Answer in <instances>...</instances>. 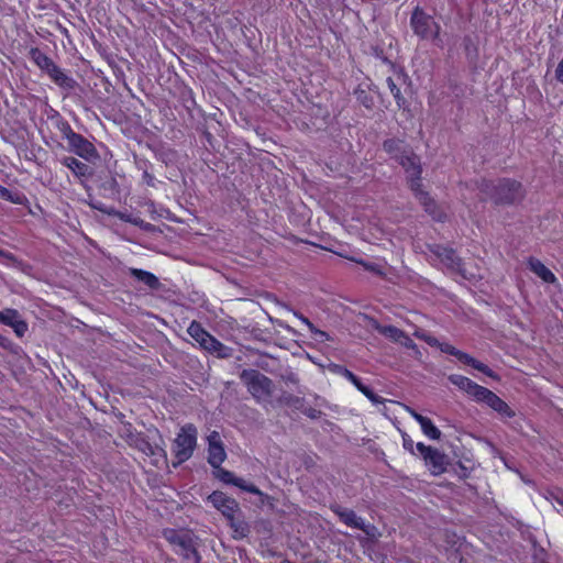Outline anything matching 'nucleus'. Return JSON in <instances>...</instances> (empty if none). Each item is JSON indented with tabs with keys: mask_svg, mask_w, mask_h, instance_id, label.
Wrapping results in <instances>:
<instances>
[{
	"mask_svg": "<svg viewBox=\"0 0 563 563\" xmlns=\"http://www.w3.org/2000/svg\"><path fill=\"white\" fill-rule=\"evenodd\" d=\"M331 510L339 517L340 521L347 527L366 531L363 518L358 517L354 510L343 508L339 505L331 506Z\"/></svg>",
	"mask_w": 563,
	"mask_h": 563,
	"instance_id": "4468645a",
	"label": "nucleus"
},
{
	"mask_svg": "<svg viewBox=\"0 0 563 563\" xmlns=\"http://www.w3.org/2000/svg\"><path fill=\"white\" fill-rule=\"evenodd\" d=\"M63 165L68 167L77 177H88L91 175L90 167L75 157H64Z\"/></svg>",
	"mask_w": 563,
	"mask_h": 563,
	"instance_id": "412c9836",
	"label": "nucleus"
},
{
	"mask_svg": "<svg viewBox=\"0 0 563 563\" xmlns=\"http://www.w3.org/2000/svg\"><path fill=\"white\" fill-rule=\"evenodd\" d=\"M208 463L213 468H219V466L224 462L227 459V453L224 450V446L222 442L219 439V433L213 431L208 437Z\"/></svg>",
	"mask_w": 563,
	"mask_h": 563,
	"instance_id": "ddd939ff",
	"label": "nucleus"
},
{
	"mask_svg": "<svg viewBox=\"0 0 563 563\" xmlns=\"http://www.w3.org/2000/svg\"><path fill=\"white\" fill-rule=\"evenodd\" d=\"M553 498H554L555 503H558L560 506L563 507V492L562 490H560L555 495H553Z\"/></svg>",
	"mask_w": 563,
	"mask_h": 563,
	"instance_id": "79ce46f5",
	"label": "nucleus"
},
{
	"mask_svg": "<svg viewBox=\"0 0 563 563\" xmlns=\"http://www.w3.org/2000/svg\"><path fill=\"white\" fill-rule=\"evenodd\" d=\"M426 464L433 474H441L445 471L444 454L437 449H432L423 457Z\"/></svg>",
	"mask_w": 563,
	"mask_h": 563,
	"instance_id": "a211bd4d",
	"label": "nucleus"
},
{
	"mask_svg": "<svg viewBox=\"0 0 563 563\" xmlns=\"http://www.w3.org/2000/svg\"><path fill=\"white\" fill-rule=\"evenodd\" d=\"M416 449L420 453L422 457H424L426 454H428L433 448L430 445H426L423 442H418L416 444Z\"/></svg>",
	"mask_w": 563,
	"mask_h": 563,
	"instance_id": "72a5a7b5",
	"label": "nucleus"
},
{
	"mask_svg": "<svg viewBox=\"0 0 563 563\" xmlns=\"http://www.w3.org/2000/svg\"><path fill=\"white\" fill-rule=\"evenodd\" d=\"M325 250L330 251L343 258L351 260L352 262H355V263L362 265L368 272H372L376 275H384V265L380 263L367 262L362 258L352 257L345 252V249H342V252H338L334 249H325Z\"/></svg>",
	"mask_w": 563,
	"mask_h": 563,
	"instance_id": "f3484780",
	"label": "nucleus"
},
{
	"mask_svg": "<svg viewBox=\"0 0 563 563\" xmlns=\"http://www.w3.org/2000/svg\"><path fill=\"white\" fill-rule=\"evenodd\" d=\"M342 375L353 385H357V383L361 380L360 377H357L353 372L350 369L343 367L342 368Z\"/></svg>",
	"mask_w": 563,
	"mask_h": 563,
	"instance_id": "c756f323",
	"label": "nucleus"
},
{
	"mask_svg": "<svg viewBox=\"0 0 563 563\" xmlns=\"http://www.w3.org/2000/svg\"><path fill=\"white\" fill-rule=\"evenodd\" d=\"M188 334L197 342L199 345L206 351L216 354L219 357L228 356V347L220 342L217 338L211 335L200 322L194 320L190 322L188 329Z\"/></svg>",
	"mask_w": 563,
	"mask_h": 563,
	"instance_id": "39448f33",
	"label": "nucleus"
},
{
	"mask_svg": "<svg viewBox=\"0 0 563 563\" xmlns=\"http://www.w3.org/2000/svg\"><path fill=\"white\" fill-rule=\"evenodd\" d=\"M422 432L424 435H427L431 440H439L441 437V431L434 426L432 420L428 418L420 426Z\"/></svg>",
	"mask_w": 563,
	"mask_h": 563,
	"instance_id": "393cba45",
	"label": "nucleus"
},
{
	"mask_svg": "<svg viewBox=\"0 0 563 563\" xmlns=\"http://www.w3.org/2000/svg\"><path fill=\"white\" fill-rule=\"evenodd\" d=\"M412 417L415 418V420L421 426L423 423V421H426L428 419V417L426 416H422L418 412H412Z\"/></svg>",
	"mask_w": 563,
	"mask_h": 563,
	"instance_id": "a19ab883",
	"label": "nucleus"
},
{
	"mask_svg": "<svg viewBox=\"0 0 563 563\" xmlns=\"http://www.w3.org/2000/svg\"><path fill=\"white\" fill-rule=\"evenodd\" d=\"M198 431L195 424L186 423L180 428L173 443L174 466L188 461L197 446Z\"/></svg>",
	"mask_w": 563,
	"mask_h": 563,
	"instance_id": "20e7f679",
	"label": "nucleus"
},
{
	"mask_svg": "<svg viewBox=\"0 0 563 563\" xmlns=\"http://www.w3.org/2000/svg\"><path fill=\"white\" fill-rule=\"evenodd\" d=\"M48 76L52 78V80L63 87V88H66V89H71L74 88L75 86V80L69 77L68 75H66L58 66H56L55 64L53 65L52 68H49V70L47 71Z\"/></svg>",
	"mask_w": 563,
	"mask_h": 563,
	"instance_id": "aec40b11",
	"label": "nucleus"
},
{
	"mask_svg": "<svg viewBox=\"0 0 563 563\" xmlns=\"http://www.w3.org/2000/svg\"><path fill=\"white\" fill-rule=\"evenodd\" d=\"M555 78L563 85V56L555 68Z\"/></svg>",
	"mask_w": 563,
	"mask_h": 563,
	"instance_id": "f704fd0d",
	"label": "nucleus"
},
{
	"mask_svg": "<svg viewBox=\"0 0 563 563\" xmlns=\"http://www.w3.org/2000/svg\"><path fill=\"white\" fill-rule=\"evenodd\" d=\"M481 393L482 394L476 401L485 402L488 407L504 417L512 418L515 416V411L508 406V404L494 391L485 387Z\"/></svg>",
	"mask_w": 563,
	"mask_h": 563,
	"instance_id": "f8f14e48",
	"label": "nucleus"
},
{
	"mask_svg": "<svg viewBox=\"0 0 563 563\" xmlns=\"http://www.w3.org/2000/svg\"><path fill=\"white\" fill-rule=\"evenodd\" d=\"M130 275L152 290H156L161 286L159 279L151 272L141 268H130Z\"/></svg>",
	"mask_w": 563,
	"mask_h": 563,
	"instance_id": "6ab92c4d",
	"label": "nucleus"
},
{
	"mask_svg": "<svg viewBox=\"0 0 563 563\" xmlns=\"http://www.w3.org/2000/svg\"><path fill=\"white\" fill-rule=\"evenodd\" d=\"M229 526L233 531L232 537L236 540L243 539L247 537L250 533V526L246 521L242 519L235 518V516L232 517V519H228Z\"/></svg>",
	"mask_w": 563,
	"mask_h": 563,
	"instance_id": "4be33fe9",
	"label": "nucleus"
},
{
	"mask_svg": "<svg viewBox=\"0 0 563 563\" xmlns=\"http://www.w3.org/2000/svg\"><path fill=\"white\" fill-rule=\"evenodd\" d=\"M410 26L413 33L421 40H430L437 46L442 47V40L440 37V24L419 7L412 11L410 18Z\"/></svg>",
	"mask_w": 563,
	"mask_h": 563,
	"instance_id": "7ed1b4c3",
	"label": "nucleus"
},
{
	"mask_svg": "<svg viewBox=\"0 0 563 563\" xmlns=\"http://www.w3.org/2000/svg\"><path fill=\"white\" fill-rule=\"evenodd\" d=\"M32 60L46 73L53 67L54 62L38 48H32L30 51Z\"/></svg>",
	"mask_w": 563,
	"mask_h": 563,
	"instance_id": "b1692460",
	"label": "nucleus"
},
{
	"mask_svg": "<svg viewBox=\"0 0 563 563\" xmlns=\"http://www.w3.org/2000/svg\"><path fill=\"white\" fill-rule=\"evenodd\" d=\"M449 380L459 387L461 390L465 391L468 396H471L473 399L477 400L479 395L482 394L484 386L478 385L477 383L473 382L471 378L453 374L449 376Z\"/></svg>",
	"mask_w": 563,
	"mask_h": 563,
	"instance_id": "2eb2a0df",
	"label": "nucleus"
},
{
	"mask_svg": "<svg viewBox=\"0 0 563 563\" xmlns=\"http://www.w3.org/2000/svg\"><path fill=\"white\" fill-rule=\"evenodd\" d=\"M66 139L70 151L79 157L88 162H93L99 158V154L95 145L82 135L74 132L70 128H68V131L66 132Z\"/></svg>",
	"mask_w": 563,
	"mask_h": 563,
	"instance_id": "6e6552de",
	"label": "nucleus"
},
{
	"mask_svg": "<svg viewBox=\"0 0 563 563\" xmlns=\"http://www.w3.org/2000/svg\"><path fill=\"white\" fill-rule=\"evenodd\" d=\"M164 537L170 544L177 547L175 552L181 556L184 563H201V556L191 533L168 529L164 532Z\"/></svg>",
	"mask_w": 563,
	"mask_h": 563,
	"instance_id": "f03ea898",
	"label": "nucleus"
},
{
	"mask_svg": "<svg viewBox=\"0 0 563 563\" xmlns=\"http://www.w3.org/2000/svg\"><path fill=\"white\" fill-rule=\"evenodd\" d=\"M440 350L445 354L455 356L461 363L477 369L478 372L485 374L488 377H493V378L496 377L495 373L486 364L479 362L478 360L474 358L470 354H467L463 351H460L459 349H456L455 346H453L450 343L440 344Z\"/></svg>",
	"mask_w": 563,
	"mask_h": 563,
	"instance_id": "1a4fd4ad",
	"label": "nucleus"
},
{
	"mask_svg": "<svg viewBox=\"0 0 563 563\" xmlns=\"http://www.w3.org/2000/svg\"><path fill=\"white\" fill-rule=\"evenodd\" d=\"M522 198L523 189L518 181L505 179L494 186L493 199L496 203H514Z\"/></svg>",
	"mask_w": 563,
	"mask_h": 563,
	"instance_id": "0eeeda50",
	"label": "nucleus"
},
{
	"mask_svg": "<svg viewBox=\"0 0 563 563\" xmlns=\"http://www.w3.org/2000/svg\"><path fill=\"white\" fill-rule=\"evenodd\" d=\"M383 333L393 339L394 341H401V339H404L405 342L402 343L408 347L415 346L413 341L405 333V331L395 325L385 327Z\"/></svg>",
	"mask_w": 563,
	"mask_h": 563,
	"instance_id": "5701e85b",
	"label": "nucleus"
},
{
	"mask_svg": "<svg viewBox=\"0 0 563 563\" xmlns=\"http://www.w3.org/2000/svg\"><path fill=\"white\" fill-rule=\"evenodd\" d=\"M19 318V312L15 309L0 310V323L10 327Z\"/></svg>",
	"mask_w": 563,
	"mask_h": 563,
	"instance_id": "bb28decb",
	"label": "nucleus"
},
{
	"mask_svg": "<svg viewBox=\"0 0 563 563\" xmlns=\"http://www.w3.org/2000/svg\"><path fill=\"white\" fill-rule=\"evenodd\" d=\"M528 266L529 269L544 283L554 284L556 282L555 275L540 260L530 257L528 261Z\"/></svg>",
	"mask_w": 563,
	"mask_h": 563,
	"instance_id": "dca6fc26",
	"label": "nucleus"
},
{
	"mask_svg": "<svg viewBox=\"0 0 563 563\" xmlns=\"http://www.w3.org/2000/svg\"><path fill=\"white\" fill-rule=\"evenodd\" d=\"M365 397L374 405H380L385 402V399L382 396L375 394L373 389H371L369 394H367Z\"/></svg>",
	"mask_w": 563,
	"mask_h": 563,
	"instance_id": "2f4dec72",
	"label": "nucleus"
},
{
	"mask_svg": "<svg viewBox=\"0 0 563 563\" xmlns=\"http://www.w3.org/2000/svg\"><path fill=\"white\" fill-rule=\"evenodd\" d=\"M0 198L16 202V200L13 199L11 192L3 186L0 185Z\"/></svg>",
	"mask_w": 563,
	"mask_h": 563,
	"instance_id": "c9c22d12",
	"label": "nucleus"
},
{
	"mask_svg": "<svg viewBox=\"0 0 563 563\" xmlns=\"http://www.w3.org/2000/svg\"><path fill=\"white\" fill-rule=\"evenodd\" d=\"M386 84L391 95L394 96L398 107H401L405 103V98L402 97L400 88L397 86L395 79L393 77H388L386 79Z\"/></svg>",
	"mask_w": 563,
	"mask_h": 563,
	"instance_id": "a878e982",
	"label": "nucleus"
},
{
	"mask_svg": "<svg viewBox=\"0 0 563 563\" xmlns=\"http://www.w3.org/2000/svg\"><path fill=\"white\" fill-rule=\"evenodd\" d=\"M241 378L247 390L256 399L266 398L272 393V379L256 369H244Z\"/></svg>",
	"mask_w": 563,
	"mask_h": 563,
	"instance_id": "423d86ee",
	"label": "nucleus"
},
{
	"mask_svg": "<svg viewBox=\"0 0 563 563\" xmlns=\"http://www.w3.org/2000/svg\"><path fill=\"white\" fill-rule=\"evenodd\" d=\"M139 448L146 455H153L154 454V448L152 446V444L148 441H146L144 439L141 440V444H140Z\"/></svg>",
	"mask_w": 563,
	"mask_h": 563,
	"instance_id": "473e14b6",
	"label": "nucleus"
},
{
	"mask_svg": "<svg viewBox=\"0 0 563 563\" xmlns=\"http://www.w3.org/2000/svg\"><path fill=\"white\" fill-rule=\"evenodd\" d=\"M208 501L211 503L212 506L227 518V520L232 519L233 516L240 512L239 503L233 497L228 496L221 490L212 492L208 496Z\"/></svg>",
	"mask_w": 563,
	"mask_h": 563,
	"instance_id": "9d476101",
	"label": "nucleus"
},
{
	"mask_svg": "<svg viewBox=\"0 0 563 563\" xmlns=\"http://www.w3.org/2000/svg\"><path fill=\"white\" fill-rule=\"evenodd\" d=\"M300 319H301V321H302V322H303V323H305V324H306V325H307L311 331L318 332V333H320V334H324V332H322V331H318V330L314 328L313 323H312L308 318H306V317H300Z\"/></svg>",
	"mask_w": 563,
	"mask_h": 563,
	"instance_id": "58836bf2",
	"label": "nucleus"
},
{
	"mask_svg": "<svg viewBox=\"0 0 563 563\" xmlns=\"http://www.w3.org/2000/svg\"><path fill=\"white\" fill-rule=\"evenodd\" d=\"M10 327L19 338H22L27 331V323L20 318H18Z\"/></svg>",
	"mask_w": 563,
	"mask_h": 563,
	"instance_id": "c85d7f7f",
	"label": "nucleus"
},
{
	"mask_svg": "<svg viewBox=\"0 0 563 563\" xmlns=\"http://www.w3.org/2000/svg\"><path fill=\"white\" fill-rule=\"evenodd\" d=\"M214 476L223 482L224 484H231L239 487L240 489L250 494L263 497L265 494L253 483H249L241 477H236L231 471L223 468L221 465L219 468H214Z\"/></svg>",
	"mask_w": 563,
	"mask_h": 563,
	"instance_id": "9b49d317",
	"label": "nucleus"
},
{
	"mask_svg": "<svg viewBox=\"0 0 563 563\" xmlns=\"http://www.w3.org/2000/svg\"><path fill=\"white\" fill-rule=\"evenodd\" d=\"M358 391H361L364 396L369 394L371 387L366 386L362 380L357 383V385L354 386Z\"/></svg>",
	"mask_w": 563,
	"mask_h": 563,
	"instance_id": "4c0bfd02",
	"label": "nucleus"
},
{
	"mask_svg": "<svg viewBox=\"0 0 563 563\" xmlns=\"http://www.w3.org/2000/svg\"><path fill=\"white\" fill-rule=\"evenodd\" d=\"M125 220H126V221H129V222L134 223L135 225H141V227H143V225H144V228H145V229H147V228L150 227V224H145V223L143 222V220H141V219H139V218H132V217H130V216H129V217H126V219H125Z\"/></svg>",
	"mask_w": 563,
	"mask_h": 563,
	"instance_id": "ea45409f",
	"label": "nucleus"
},
{
	"mask_svg": "<svg viewBox=\"0 0 563 563\" xmlns=\"http://www.w3.org/2000/svg\"><path fill=\"white\" fill-rule=\"evenodd\" d=\"M356 99L367 109H371L374 106V100L368 93L363 89L355 90Z\"/></svg>",
	"mask_w": 563,
	"mask_h": 563,
	"instance_id": "cd10ccee",
	"label": "nucleus"
},
{
	"mask_svg": "<svg viewBox=\"0 0 563 563\" xmlns=\"http://www.w3.org/2000/svg\"><path fill=\"white\" fill-rule=\"evenodd\" d=\"M384 150L391 155L405 168L410 180V187L416 192V197L434 220L444 221L446 212L443 207L439 206L429 195L420 188L419 178L421 174V165L419 157L402 141L390 139L384 142Z\"/></svg>",
	"mask_w": 563,
	"mask_h": 563,
	"instance_id": "f257e3e1",
	"label": "nucleus"
},
{
	"mask_svg": "<svg viewBox=\"0 0 563 563\" xmlns=\"http://www.w3.org/2000/svg\"><path fill=\"white\" fill-rule=\"evenodd\" d=\"M438 256H443V255H446V257H450L453 255L454 253V249H446V247H443V249H435V252H434Z\"/></svg>",
	"mask_w": 563,
	"mask_h": 563,
	"instance_id": "e433bc0d",
	"label": "nucleus"
},
{
	"mask_svg": "<svg viewBox=\"0 0 563 563\" xmlns=\"http://www.w3.org/2000/svg\"><path fill=\"white\" fill-rule=\"evenodd\" d=\"M402 446H404V449H405L406 451H408V452H410L411 454H413V455H415V446H416V445H415V442H413V440H412L409 435H407V434L402 435Z\"/></svg>",
	"mask_w": 563,
	"mask_h": 563,
	"instance_id": "7c9ffc66",
	"label": "nucleus"
}]
</instances>
